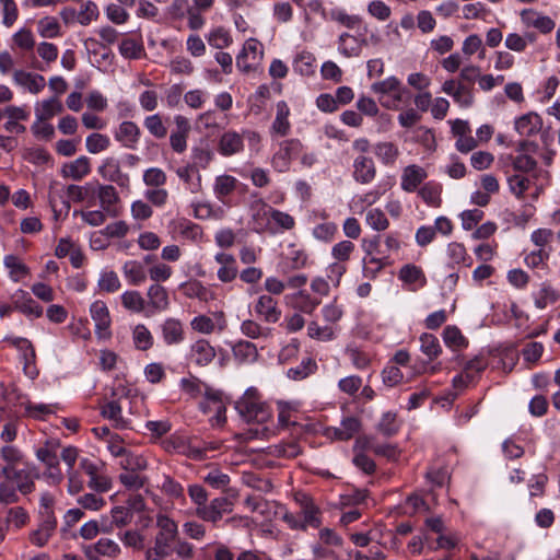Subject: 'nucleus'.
I'll return each mask as SVG.
<instances>
[{
  "mask_svg": "<svg viewBox=\"0 0 560 560\" xmlns=\"http://www.w3.org/2000/svg\"><path fill=\"white\" fill-rule=\"evenodd\" d=\"M159 533L155 537L153 551H149L147 560H164L172 551V542L177 536V524L166 515L160 514L156 518Z\"/></svg>",
  "mask_w": 560,
  "mask_h": 560,
  "instance_id": "1",
  "label": "nucleus"
},
{
  "mask_svg": "<svg viewBox=\"0 0 560 560\" xmlns=\"http://www.w3.org/2000/svg\"><path fill=\"white\" fill-rule=\"evenodd\" d=\"M381 105L387 109H398L404 96V88L396 77H388L371 85Z\"/></svg>",
  "mask_w": 560,
  "mask_h": 560,
  "instance_id": "2",
  "label": "nucleus"
},
{
  "mask_svg": "<svg viewBox=\"0 0 560 560\" xmlns=\"http://www.w3.org/2000/svg\"><path fill=\"white\" fill-rule=\"evenodd\" d=\"M228 397L220 390L210 387L201 400H199V409L205 415H211L209 421L212 427H221L225 423Z\"/></svg>",
  "mask_w": 560,
  "mask_h": 560,
  "instance_id": "3",
  "label": "nucleus"
},
{
  "mask_svg": "<svg viewBox=\"0 0 560 560\" xmlns=\"http://www.w3.org/2000/svg\"><path fill=\"white\" fill-rule=\"evenodd\" d=\"M365 450L373 451L376 454H382L388 457L394 455V450L389 446L374 445L373 441L366 436L358 439L354 445L355 455L353 457V463L357 467L368 474L372 472L375 466L373 460L362 453V451Z\"/></svg>",
  "mask_w": 560,
  "mask_h": 560,
  "instance_id": "4",
  "label": "nucleus"
},
{
  "mask_svg": "<svg viewBox=\"0 0 560 560\" xmlns=\"http://www.w3.org/2000/svg\"><path fill=\"white\" fill-rule=\"evenodd\" d=\"M226 326V318L222 311L213 312L211 315H197L190 322L191 329L201 335L220 334Z\"/></svg>",
  "mask_w": 560,
  "mask_h": 560,
  "instance_id": "5",
  "label": "nucleus"
},
{
  "mask_svg": "<svg viewBox=\"0 0 560 560\" xmlns=\"http://www.w3.org/2000/svg\"><path fill=\"white\" fill-rule=\"evenodd\" d=\"M264 56L261 43L249 38L244 43L241 52L236 57V66L242 71H249L258 66Z\"/></svg>",
  "mask_w": 560,
  "mask_h": 560,
  "instance_id": "6",
  "label": "nucleus"
},
{
  "mask_svg": "<svg viewBox=\"0 0 560 560\" xmlns=\"http://www.w3.org/2000/svg\"><path fill=\"white\" fill-rule=\"evenodd\" d=\"M214 261L218 265L217 278L219 281L230 283L237 278V262L232 254L219 252L214 255Z\"/></svg>",
  "mask_w": 560,
  "mask_h": 560,
  "instance_id": "7",
  "label": "nucleus"
},
{
  "mask_svg": "<svg viewBox=\"0 0 560 560\" xmlns=\"http://www.w3.org/2000/svg\"><path fill=\"white\" fill-rule=\"evenodd\" d=\"M301 150V143L298 140H287L280 143L279 150L272 156V166L278 172H285L290 167V162Z\"/></svg>",
  "mask_w": 560,
  "mask_h": 560,
  "instance_id": "8",
  "label": "nucleus"
},
{
  "mask_svg": "<svg viewBox=\"0 0 560 560\" xmlns=\"http://www.w3.org/2000/svg\"><path fill=\"white\" fill-rule=\"evenodd\" d=\"M80 468L90 477L89 488L97 492H106L112 487V480L105 475L98 474V466L90 459L84 458L80 462Z\"/></svg>",
  "mask_w": 560,
  "mask_h": 560,
  "instance_id": "9",
  "label": "nucleus"
},
{
  "mask_svg": "<svg viewBox=\"0 0 560 560\" xmlns=\"http://www.w3.org/2000/svg\"><path fill=\"white\" fill-rule=\"evenodd\" d=\"M231 512V503L226 498L213 499L210 504L197 508V515L207 522L215 523L224 513Z\"/></svg>",
  "mask_w": 560,
  "mask_h": 560,
  "instance_id": "10",
  "label": "nucleus"
},
{
  "mask_svg": "<svg viewBox=\"0 0 560 560\" xmlns=\"http://www.w3.org/2000/svg\"><path fill=\"white\" fill-rule=\"evenodd\" d=\"M427 177L428 173L424 167L417 164H410L401 172L400 187L404 191L413 192Z\"/></svg>",
  "mask_w": 560,
  "mask_h": 560,
  "instance_id": "11",
  "label": "nucleus"
},
{
  "mask_svg": "<svg viewBox=\"0 0 560 560\" xmlns=\"http://www.w3.org/2000/svg\"><path fill=\"white\" fill-rule=\"evenodd\" d=\"M254 308L256 314L267 323H277L281 317L277 301L269 294L259 295Z\"/></svg>",
  "mask_w": 560,
  "mask_h": 560,
  "instance_id": "12",
  "label": "nucleus"
},
{
  "mask_svg": "<svg viewBox=\"0 0 560 560\" xmlns=\"http://www.w3.org/2000/svg\"><path fill=\"white\" fill-rule=\"evenodd\" d=\"M214 348L205 339H199L190 346L188 359L196 365L206 366L214 359Z\"/></svg>",
  "mask_w": 560,
  "mask_h": 560,
  "instance_id": "13",
  "label": "nucleus"
},
{
  "mask_svg": "<svg viewBox=\"0 0 560 560\" xmlns=\"http://www.w3.org/2000/svg\"><path fill=\"white\" fill-rule=\"evenodd\" d=\"M542 127V119L536 113H526L514 120V129L520 136L529 137L538 133Z\"/></svg>",
  "mask_w": 560,
  "mask_h": 560,
  "instance_id": "14",
  "label": "nucleus"
},
{
  "mask_svg": "<svg viewBox=\"0 0 560 560\" xmlns=\"http://www.w3.org/2000/svg\"><path fill=\"white\" fill-rule=\"evenodd\" d=\"M273 211L275 209L262 200H258L253 205L252 217L257 231L264 232L273 230L271 224Z\"/></svg>",
  "mask_w": 560,
  "mask_h": 560,
  "instance_id": "15",
  "label": "nucleus"
},
{
  "mask_svg": "<svg viewBox=\"0 0 560 560\" xmlns=\"http://www.w3.org/2000/svg\"><path fill=\"white\" fill-rule=\"evenodd\" d=\"M13 80L18 85L26 89L32 94L39 93L46 85V80L43 75L25 70H15L13 72Z\"/></svg>",
  "mask_w": 560,
  "mask_h": 560,
  "instance_id": "16",
  "label": "nucleus"
},
{
  "mask_svg": "<svg viewBox=\"0 0 560 560\" xmlns=\"http://www.w3.org/2000/svg\"><path fill=\"white\" fill-rule=\"evenodd\" d=\"M290 108L284 101H280L276 105V116L272 121L270 132L276 137H284L290 132L291 124L289 120Z\"/></svg>",
  "mask_w": 560,
  "mask_h": 560,
  "instance_id": "17",
  "label": "nucleus"
},
{
  "mask_svg": "<svg viewBox=\"0 0 560 560\" xmlns=\"http://www.w3.org/2000/svg\"><path fill=\"white\" fill-rule=\"evenodd\" d=\"M244 149L243 136L236 131L229 130L219 139L218 150L223 156H231L242 152Z\"/></svg>",
  "mask_w": 560,
  "mask_h": 560,
  "instance_id": "18",
  "label": "nucleus"
},
{
  "mask_svg": "<svg viewBox=\"0 0 560 560\" xmlns=\"http://www.w3.org/2000/svg\"><path fill=\"white\" fill-rule=\"evenodd\" d=\"M92 318L96 325V332L101 338H107L110 326V315L104 302L96 301L91 306Z\"/></svg>",
  "mask_w": 560,
  "mask_h": 560,
  "instance_id": "19",
  "label": "nucleus"
},
{
  "mask_svg": "<svg viewBox=\"0 0 560 560\" xmlns=\"http://www.w3.org/2000/svg\"><path fill=\"white\" fill-rule=\"evenodd\" d=\"M183 294L189 299H198L202 302L215 300V293L210 288L198 280H189L180 285Z\"/></svg>",
  "mask_w": 560,
  "mask_h": 560,
  "instance_id": "20",
  "label": "nucleus"
},
{
  "mask_svg": "<svg viewBox=\"0 0 560 560\" xmlns=\"http://www.w3.org/2000/svg\"><path fill=\"white\" fill-rule=\"evenodd\" d=\"M140 502V495L128 499L126 506H116L112 510L113 523L117 527H124L130 524L133 513L138 512V503Z\"/></svg>",
  "mask_w": 560,
  "mask_h": 560,
  "instance_id": "21",
  "label": "nucleus"
},
{
  "mask_svg": "<svg viewBox=\"0 0 560 560\" xmlns=\"http://www.w3.org/2000/svg\"><path fill=\"white\" fill-rule=\"evenodd\" d=\"M14 310L22 312L27 316L40 317L43 307L38 305L27 293L20 290L12 296Z\"/></svg>",
  "mask_w": 560,
  "mask_h": 560,
  "instance_id": "22",
  "label": "nucleus"
},
{
  "mask_svg": "<svg viewBox=\"0 0 560 560\" xmlns=\"http://www.w3.org/2000/svg\"><path fill=\"white\" fill-rule=\"evenodd\" d=\"M376 171L372 159L360 155L353 162V177L361 184H369L375 177Z\"/></svg>",
  "mask_w": 560,
  "mask_h": 560,
  "instance_id": "23",
  "label": "nucleus"
},
{
  "mask_svg": "<svg viewBox=\"0 0 560 560\" xmlns=\"http://www.w3.org/2000/svg\"><path fill=\"white\" fill-rule=\"evenodd\" d=\"M140 130L136 122L124 121L119 125L115 138L126 148L133 149L137 145Z\"/></svg>",
  "mask_w": 560,
  "mask_h": 560,
  "instance_id": "24",
  "label": "nucleus"
},
{
  "mask_svg": "<svg viewBox=\"0 0 560 560\" xmlns=\"http://www.w3.org/2000/svg\"><path fill=\"white\" fill-rule=\"evenodd\" d=\"M56 525L57 522L55 517L52 515H48L38 528L30 534V541L36 547H44L54 534Z\"/></svg>",
  "mask_w": 560,
  "mask_h": 560,
  "instance_id": "25",
  "label": "nucleus"
},
{
  "mask_svg": "<svg viewBox=\"0 0 560 560\" xmlns=\"http://www.w3.org/2000/svg\"><path fill=\"white\" fill-rule=\"evenodd\" d=\"M399 279L411 287L412 290L422 288L427 283L422 269L416 265H405L398 275Z\"/></svg>",
  "mask_w": 560,
  "mask_h": 560,
  "instance_id": "26",
  "label": "nucleus"
},
{
  "mask_svg": "<svg viewBox=\"0 0 560 560\" xmlns=\"http://www.w3.org/2000/svg\"><path fill=\"white\" fill-rule=\"evenodd\" d=\"M91 171L90 160L86 156H80L77 160L65 164L61 173L63 177L80 180Z\"/></svg>",
  "mask_w": 560,
  "mask_h": 560,
  "instance_id": "27",
  "label": "nucleus"
},
{
  "mask_svg": "<svg viewBox=\"0 0 560 560\" xmlns=\"http://www.w3.org/2000/svg\"><path fill=\"white\" fill-rule=\"evenodd\" d=\"M238 180L231 175H219L214 178L213 194L217 199L224 202L225 198L230 196L237 187Z\"/></svg>",
  "mask_w": 560,
  "mask_h": 560,
  "instance_id": "28",
  "label": "nucleus"
},
{
  "mask_svg": "<svg viewBox=\"0 0 560 560\" xmlns=\"http://www.w3.org/2000/svg\"><path fill=\"white\" fill-rule=\"evenodd\" d=\"M59 441L50 440L46 441L43 446L37 448L36 457L40 463L44 464L45 468L59 463Z\"/></svg>",
  "mask_w": 560,
  "mask_h": 560,
  "instance_id": "29",
  "label": "nucleus"
},
{
  "mask_svg": "<svg viewBox=\"0 0 560 560\" xmlns=\"http://www.w3.org/2000/svg\"><path fill=\"white\" fill-rule=\"evenodd\" d=\"M360 422L357 418L348 417L341 421L339 428L327 429V436L337 440H348L359 430Z\"/></svg>",
  "mask_w": 560,
  "mask_h": 560,
  "instance_id": "30",
  "label": "nucleus"
},
{
  "mask_svg": "<svg viewBox=\"0 0 560 560\" xmlns=\"http://www.w3.org/2000/svg\"><path fill=\"white\" fill-rule=\"evenodd\" d=\"M382 197V191L373 189L364 194L355 195L350 201V209L354 213H363L366 208L376 203Z\"/></svg>",
  "mask_w": 560,
  "mask_h": 560,
  "instance_id": "31",
  "label": "nucleus"
},
{
  "mask_svg": "<svg viewBox=\"0 0 560 560\" xmlns=\"http://www.w3.org/2000/svg\"><path fill=\"white\" fill-rule=\"evenodd\" d=\"M293 69L296 73L310 77L316 71V58L310 51L299 52L293 60Z\"/></svg>",
  "mask_w": 560,
  "mask_h": 560,
  "instance_id": "32",
  "label": "nucleus"
},
{
  "mask_svg": "<svg viewBox=\"0 0 560 560\" xmlns=\"http://www.w3.org/2000/svg\"><path fill=\"white\" fill-rule=\"evenodd\" d=\"M179 385L184 394L188 395L190 398H199L200 400L211 387L194 376L182 378Z\"/></svg>",
  "mask_w": 560,
  "mask_h": 560,
  "instance_id": "33",
  "label": "nucleus"
},
{
  "mask_svg": "<svg viewBox=\"0 0 560 560\" xmlns=\"http://www.w3.org/2000/svg\"><path fill=\"white\" fill-rule=\"evenodd\" d=\"M96 194L103 210L106 211L109 215H116L117 211L115 209V203L118 200L116 189L110 185L100 186L96 189Z\"/></svg>",
  "mask_w": 560,
  "mask_h": 560,
  "instance_id": "34",
  "label": "nucleus"
},
{
  "mask_svg": "<svg viewBox=\"0 0 560 560\" xmlns=\"http://www.w3.org/2000/svg\"><path fill=\"white\" fill-rule=\"evenodd\" d=\"M63 110L62 103L57 96L43 101L36 107V117L38 120H49Z\"/></svg>",
  "mask_w": 560,
  "mask_h": 560,
  "instance_id": "35",
  "label": "nucleus"
},
{
  "mask_svg": "<svg viewBox=\"0 0 560 560\" xmlns=\"http://www.w3.org/2000/svg\"><path fill=\"white\" fill-rule=\"evenodd\" d=\"M361 49V43L354 35L342 33L338 37V50L342 56L347 58L357 57L360 55Z\"/></svg>",
  "mask_w": 560,
  "mask_h": 560,
  "instance_id": "36",
  "label": "nucleus"
},
{
  "mask_svg": "<svg viewBox=\"0 0 560 560\" xmlns=\"http://www.w3.org/2000/svg\"><path fill=\"white\" fill-rule=\"evenodd\" d=\"M162 331L164 341L167 345H176L184 340L183 325L178 319H166L163 325Z\"/></svg>",
  "mask_w": 560,
  "mask_h": 560,
  "instance_id": "37",
  "label": "nucleus"
},
{
  "mask_svg": "<svg viewBox=\"0 0 560 560\" xmlns=\"http://www.w3.org/2000/svg\"><path fill=\"white\" fill-rule=\"evenodd\" d=\"M302 509V523L301 528L304 529L307 526L317 527L319 525V511L313 501L308 498H304L301 503Z\"/></svg>",
  "mask_w": 560,
  "mask_h": 560,
  "instance_id": "38",
  "label": "nucleus"
},
{
  "mask_svg": "<svg viewBox=\"0 0 560 560\" xmlns=\"http://www.w3.org/2000/svg\"><path fill=\"white\" fill-rule=\"evenodd\" d=\"M446 256L452 265L464 264L467 267L471 265V259L462 243H450L446 247Z\"/></svg>",
  "mask_w": 560,
  "mask_h": 560,
  "instance_id": "39",
  "label": "nucleus"
},
{
  "mask_svg": "<svg viewBox=\"0 0 560 560\" xmlns=\"http://www.w3.org/2000/svg\"><path fill=\"white\" fill-rule=\"evenodd\" d=\"M233 354L241 363H252L256 361L258 351L254 343L240 341L233 347Z\"/></svg>",
  "mask_w": 560,
  "mask_h": 560,
  "instance_id": "40",
  "label": "nucleus"
},
{
  "mask_svg": "<svg viewBox=\"0 0 560 560\" xmlns=\"http://www.w3.org/2000/svg\"><path fill=\"white\" fill-rule=\"evenodd\" d=\"M178 452L189 458L200 460L207 457V448L201 446V442L197 440H180Z\"/></svg>",
  "mask_w": 560,
  "mask_h": 560,
  "instance_id": "41",
  "label": "nucleus"
},
{
  "mask_svg": "<svg viewBox=\"0 0 560 560\" xmlns=\"http://www.w3.org/2000/svg\"><path fill=\"white\" fill-rule=\"evenodd\" d=\"M376 158L386 165H393L399 156L397 145L392 142H381L374 149Z\"/></svg>",
  "mask_w": 560,
  "mask_h": 560,
  "instance_id": "42",
  "label": "nucleus"
},
{
  "mask_svg": "<svg viewBox=\"0 0 560 560\" xmlns=\"http://www.w3.org/2000/svg\"><path fill=\"white\" fill-rule=\"evenodd\" d=\"M214 158V152L208 142H201L192 149V162L200 168H206Z\"/></svg>",
  "mask_w": 560,
  "mask_h": 560,
  "instance_id": "43",
  "label": "nucleus"
},
{
  "mask_svg": "<svg viewBox=\"0 0 560 560\" xmlns=\"http://www.w3.org/2000/svg\"><path fill=\"white\" fill-rule=\"evenodd\" d=\"M443 340L448 348L455 351L467 347L466 338L455 326H447L444 328Z\"/></svg>",
  "mask_w": 560,
  "mask_h": 560,
  "instance_id": "44",
  "label": "nucleus"
},
{
  "mask_svg": "<svg viewBox=\"0 0 560 560\" xmlns=\"http://www.w3.org/2000/svg\"><path fill=\"white\" fill-rule=\"evenodd\" d=\"M240 412L247 421H254L258 423H265L271 418L270 410L262 401L255 404L253 409L246 408Z\"/></svg>",
  "mask_w": 560,
  "mask_h": 560,
  "instance_id": "45",
  "label": "nucleus"
},
{
  "mask_svg": "<svg viewBox=\"0 0 560 560\" xmlns=\"http://www.w3.org/2000/svg\"><path fill=\"white\" fill-rule=\"evenodd\" d=\"M149 305L156 311L165 310L168 305V298L165 289L159 284L150 287L148 290Z\"/></svg>",
  "mask_w": 560,
  "mask_h": 560,
  "instance_id": "46",
  "label": "nucleus"
},
{
  "mask_svg": "<svg viewBox=\"0 0 560 560\" xmlns=\"http://www.w3.org/2000/svg\"><path fill=\"white\" fill-rule=\"evenodd\" d=\"M559 298L560 294L556 289L549 284H542L535 298V305L536 307L544 310L548 305L557 302Z\"/></svg>",
  "mask_w": 560,
  "mask_h": 560,
  "instance_id": "47",
  "label": "nucleus"
},
{
  "mask_svg": "<svg viewBox=\"0 0 560 560\" xmlns=\"http://www.w3.org/2000/svg\"><path fill=\"white\" fill-rule=\"evenodd\" d=\"M307 334L313 339L329 341L336 337V329L331 325L320 326L317 323L312 322L307 326Z\"/></svg>",
  "mask_w": 560,
  "mask_h": 560,
  "instance_id": "48",
  "label": "nucleus"
},
{
  "mask_svg": "<svg viewBox=\"0 0 560 560\" xmlns=\"http://www.w3.org/2000/svg\"><path fill=\"white\" fill-rule=\"evenodd\" d=\"M368 13L380 22L387 21L392 15V8L383 0H372L366 5Z\"/></svg>",
  "mask_w": 560,
  "mask_h": 560,
  "instance_id": "49",
  "label": "nucleus"
},
{
  "mask_svg": "<svg viewBox=\"0 0 560 560\" xmlns=\"http://www.w3.org/2000/svg\"><path fill=\"white\" fill-rule=\"evenodd\" d=\"M2 24L11 27L19 19V8L14 0H0Z\"/></svg>",
  "mask_w": 560,
  "mask_h": 560,
  "instance_id": "50",
  "label": "nucleus"
},
{
  "mask_svg": "<svg viewBox=\"0 0 560 560\" xmlns=\"http://www.w3.org/2000/svg\"><path fill=\"white\" fill-rule=\"evenodd\" d=\"M287 259L291 264L292 269H301L307 266L308 255L302 247L290 245L288 248Z\"/></svg>",
  "mask_w": 560,
  "mask_h": 560,
  "instance_id": "51",
  "label": "nucleus"
},
{
  "mask_svg": "<svg viewBox=\"0 0 560 560\" xmlns=\"http://www.w3.org/2000/svg\"><path fill=\"white\" fill-rule=\"evenodd\" d=\"M532 184L533 182L528 176L520 174L509 178L510 190L517 198H522L524 194L530 189Z\"/></svg>",
  "mask_w": 560,
  "mask_h": 560,
  "instance_id": "52",
  "label": "nucleus"
},
{
  "mask_svg": "<svg viewBox=\"0 0 560 560\" xmlns=\"http://www.w3.org/2000/svg\"><path fill=\"white\" fill-rule=\"evenodd\" d=\"M365 221L371 229L378 232L386 230L389 225L385 213L378 208L369 210L366 212Z\"/></svg>",
  "mask_w": 560,
  "mask_h": 560,
  "instance_id": "53",
  "label": "nucleus"
},
{
  "mask_svg": "<svg viewBox=\"0 0 560 560\" xmlns=\"http://www.w3.org/2000/svg\"><path fill=\"white\" fill-rule=\"evenodd\" d=\"M14 45L25 51L33 50L35 47V38L30 28L23 27L12 36Z\"/></svg>",
  "mask_w": 560,
  "mask_h": 560,
  "instance_id": "54",
  "label": "nucleus"
},
{
  "mask_svg": "<svg viewBox=\"0 0 560 560\" xmlns=\"http://www.w3.org/2000/svg\"><path fill=\"white\" fill-rule=\"evenodd\" d=\"M194 212L196 218L201 220L207 219H221L223 217V209L222 208H213L209 202H197L194 206Z\"/></svg>",
  "mask_w": 560,
  "mask_h": 560,
  "instance_id": "55",
  "label": "nucleus"
},
{
  "mask_svg": "<svg viewBox=\"0 0 560 560\" xmlns=\"http://www.w3.org/2000/svg\"><path fill=\"white\" fill-rule=\"evenodd\" d=\"M316 363L310 358L304 359L298 366L288 370L287 375L292 380H303L314 372Z\"/></svg>",
  "mask_w": 560,
  "mask_h": 560,
  "instance_id": "56",
  "label": "nucleus"
},
{
  "mask_svg": "<svg viewBox=\"0 0 560 560\" xmlns=\"http://www.w3.org/2000/svg\"><path fill=\"white\" fill-rule=\"evenodd\" d=\"M420 349L430 359L436 358L441 353V347L435 336L423 334L420 337Z\"/></svg>",
  "mask_w": 560,
  "mask_h": 560,
  "instance_id": "57",
  "label": "nucleus"
},
{
  "mask_svg": "<svg viewBox=\"0 0 560 560\" xmlns=\"http://www.w3.org/2000/svg\"><path fill=\"white\" fill-rule=\"evenodd\" d=\"M338 231V226L334 222H324L314 226L312 235L320 242H330Z\"/></svg>",
  "mask_w": 560,
  "mask_h": 560,
  "instance_id": "58",
  "label": "nucleus"
},
{
  "mask_svg": "<svg viewBox=\"0 0 560 560\" xmlns=\"http://www.w3.org/2000/svg\"><path fill=\"white\" fill-rule=\"evenodd\" d=\"M354 250V244L350 241H341L335 244L331 248V256L335 262L345 264L349 260L351 254Z\"/></svg>",
  "mask_w": 560,
  "mask_h": 560,
  "instance_id": "59",
  "label": "nucleus"
},
{
  "mask_svg": "<svg viewBox=\"0 0 560 560\" xmlns=\"http://www.w3.org/2000/svg\"><path fill=\"white\" fill-rule=\"evenodd\" d=\"M271 224L273 226L271 232H278L279 230H292L295 225V220L289 213L275 209L271 217Z\"/></svg>",
  "mask_w": 560,
  "mask_h": 560,
  "instance_id": "60",
  "label": "nucleus"
},
{
  "mask_svg": "<svg viewBox=\"0 0 560 560\" xmlns=\"http://www.w3.org/2000/svg\"><path fill=\"white\" fill-rule=\"evenodd\" d=\"M67 195L75 202L83 201L86 199L94 198L96 195V188L92 185H88L85 187L78 185H69L67 187Z\"/></svg>",
  "mask_w": 560,
  "mask_h": 560,
  "instance_id": "61",
  "label": "nucleus"
},
{
  "mask_svg": "<svg viewBox=\"0 0 560 560\" xmlns=\"http://www.w3.org/2000/svg\"><path fill=\"white\" fill-rule=\"evenodd\" d=\"M441 187L435 183H427L419 189L420 197L430 206L440 203Z\"/></svg>",
  "mask_w": 560,
  "mask_h": 560,
  "instance_id": "62",
  "label": "nucleus"
},
{
  "mask_svg": "<svg viewBox=\"0 0 560 560\" xmlns=\"http://www.w3.org/2000/svg\"><path fill=\"white\" fill-rule=\"evenodd\" d=\"M109 143V138L102 133H92L86 138V149L92 154L105 151Z\"/></svg>",
  "mask_w": 560,
  "mask_h": 560,
  "instance_id": "63",
  "label": "nucleus"
},
{
  "mask_svg": "<svg viewBox=\"0 0 560 560\" xmlns=\"http://www.w3.org/2000/svg\"><path fill=\"white\" fill-rule=\"evenodd\" d=\"M4 266L10 269L11 276L18 281L21 277L30 273V269L24 265L21 259L14 255L4 257Z\"/></svg>",
  "mask_w": 560,
  "mask_h": 560,
  "instance_id": "64",
  "label": "nucleus"
}]
</instances>
